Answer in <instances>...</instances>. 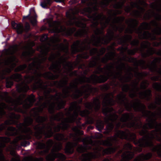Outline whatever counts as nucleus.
I'll return each instance as SVG.
<instances>
[{
	"instance_id": "54",
	"label": "nucleus",
	"mask_w": 161,
	"mask_h": 161,
	"mask_svg": "<svg viewBox=\"0 0 161 161\" xmlns=\"http://www.w3.org/2000/svg\"><path fill=\"white\" fill-rule=\"evenodd\" d=\"M10 139L8 137H0V141L3 142H8L10 141Z\"/></svg>"
},
{
	"instance_id": "29",
	"label": "nucleus",
	"mask_w": 161,
	"mask_h": 161,
	"mask_svg": "<svg viewBox=\"0 0 161 161\" xmlns=\"http://www.w3.org/2000/svg\"><path fill=\"white\" fill-rule=\"evenodd\" d=\"M29 89V87L26 84L22 83L19 85L17 88V90L19 92H25Z\"/></svg>"
},
{
	"instance_id": "44",
	"label": "nucleus",
	"mask_w": 161,
	"mask_h": 161,
	"mask_svg": "<svg viewBox=\"0 0 161 161\" xmlns=\"http://www.w3.org/2000/svg\"><path fill=\"white\" fill-rule=\"evenodd\" d=\"M146 43H142V44L141 46V48H142V49L141 50L142 51V50H144L145 49L150 47V43L148 41L146 42Z\"/></svg>"
},
{
	"instance_id": "49",
	"label": "nucleus",
	"mask_w": 161,
	"mask_h": 161,
	"mask_svg": "<svg viewBox=\"0 0 161 161\" xmlns=\"http://www.w3.org/2000/svg\"><path fill=\"white\" fill-rule=\"evenodd\" d=\"M117 118V116L115 114H111L108 117V120H110L112 122L116 119Z\"/></svg>"
},
{
	"instance_id": "43",
	"label": "nucleus",
	"mask_w": 161,
	"mask_h": 161,
	"mask_svg": "<svg viewBox=\"0 0 161 161\" xmlns=\"http://www.w3.org/2000/svg\"><path fill=\"white\" fill-rule=\"evenodd\" d=\"M141 26L145 30H149L151 28L150 25L149 23L146 22L142 23L141 24Z\"/></svg>"
},
{
	"instance_id": "58",
	"label": "nucleus",
	"mask_w": 161,
	"mask_h": 161,
	"mask_svg": "<svg viewBox=\"0 0 161 161\" xmlns=\"http://www.w3.org/2000/svg\"><path fill=\"white\" fill-rule=\"evenodd\" d=\"M96 127L98 130H101L103 128V125L102 123H99L97 122Z\"/></svg>"
},
{
	"instance_id": "30",
	"label": "nucleus",
	"mask_w": 161,
	"mask_h": 161,
	"mask_svg": "<svg viewBox=\"0 0 161 161\" xmlns=\"http://www.w3.org/2000/svg\"><path fill=\"white\" fill-rule=\"evenodd\" d=\"M73 131H74L75 134V136H74V138H73L75 142L79 141H80V140L79 138L76 139V134L80 135L83 134V131L82 130H80L78 129V127H75L74 128H73Z\"/></svg>"
},
{
	"instance_id": "53",
	"label": "nucleus",
	"mask_w": 161,
	"mask_h": 161,
	"mask_svg": "<svg viewBox=\"0 0 161 161\" xmlns=\"http://www.w3.org/2000/svg\"><path fill=\"white\" fill-rule=\"evenodd\" d=\"M48 39L49 38L48 37L47 35L46 34H44L42 36L40 39V41L41 42H45L47 41Z\"/></svg>"
},
{
	"instance_id": "63",
	"label": "nucleus",
	"mask_w": 161,
	"mask_h": 161,
	"mask_svg": "<svg viewBox=\"0 0 161 161\" xmlns=\"http://www.w3.org/2000/svg\"><path fill=\"white\" fill-rule=\"evenodd\" d=\"M134 15L137 17H141L142 16L141 12L138 10L135 11L134 13Z\"/></svg>"
},
{
	"instance_id": "34",
	"label": "nucleus",
	"mask_w": 161,
	"mask_h": 161,
	"mask_svg": "<svg viewBox=\"0 0 161 161\" xmlns=\"http://www.w3.org/2000/svg\"><path fill=\"white\" fill-rule=\"evenodd\" d=\"M51 0H43L41 3V6L44 8H47L51 5Z\"/></svg>"
},
{
	"instance_id": "21",
	"label": "nucleus",
	"mask_w": 161,
	"mask_h": 161,
	"mask_svg": "<svg viewBox=\"0 0 161 161\" xmlns=\"http://www.w3.org/2000/svg\"><path fill=\"white\" fill-rule=\"evenodd\" d=\"M114 103L113 99L110 97L109 95L107 94L104 98L103 104V106H106L114 105Z\"/></svg>"
},
{
	"instance_id": "17",
	"label": "nucleus",
	"mask_w": 161,
	"mask_h": 161,
	"mask_svg": "<svg viewBox=\"0 0 161 161\" xmlns=\"http://www.w3.org/2000/svg\"><path fill=\"white\" fill-rule=\"evenodd\" d=\"M154 53L161 56V50H160L158 52H156L152 48L150 47L149 50L147 51V53H142V56L143 58H145L150 56L152 55Z\"/></svg>"
},
{
	"instance_id": "18",
	"label": "nucleus",
	"mask_w": 161,
	"mask_h": 161,
	"mask_svg": "<svg viewBox=\"0 0 161 161\" xmlns=\"http://www.w3.org/2000/svg\"><path fill=\"white\" fill-rule=\"evenodd\" d=\"M40 132L41 134H44L46 136L50 137L51 136L53 133L52 131V129L50 125L47 127H44L42 128Z\"/></svg>"
},
{
	"instance_id": "27",
	"label": "nucleus",
	"mask_w": 161,
	"mask_h": 161,
	"mask_svg": "<svg viewBox=\"0 0 161 161\" xmlns=\"http://www.w3.org/2000/svg\"><path fill=\"white\" fill-rule=\"evenodd\" d=\"M151 91L150 90H147L143 92L140 93L139 96L141 98H146L148 100L151 96Z\"/></svg>"
},
{
	"instance_id": "32",
	"label": "nucleus",
	"mask_w": 161,
	"mask_h": 161,
	"mask_svg": "<svg viewBox=\"0 0 161 161\" xmlns=\"http://www.w3.org/2000/svg\"><path fill=\"white\" fill-rule=\"evenodd\" d=\"M26 101H28L29 103V104L25 106L27 108L31 107L35 101L34 96L33 95L29 96L27 97Z\"/></svg>"
},
{
	"instance_id": "62",
	"label": "nucleus",
	"mask_w": 161,
	"mask_h": 161,
	"mask_svg": "<svg viewBox=\"0 0 161 161\" xmlns=\"http://www.w3.org/2000/svg\"><path fill=\"white\" fill-rule=\"evenodd\" d=\"M153 14L155 15V17L157 20H161V15L160 14L158 13L156 14L154 12H153Z\"/></svg>"
},
{
	"instance_id": "37",
	"label": "nucleus",
	"mask_w": 161,
	"mask_h": 161,
	"mask_svg": "<svg viewBox=\"0 0 161 161\" xmlns=\"http://www.w3.org/2000/svg\"><path fill=\"white\" fill-rule=\"evenodd\" d=\"M43 158H33L29 156L25 158L22 161H42Z\"/></svg>"
},
{
	"instance_id": "31",
	"label": "nucleus",
	"mask_w": 161,
	"mask_h": 161,
	"mask_svg": "<svg viewBox=\"0 0 161 161\" xmlns=\"http://www.w3.org/2000/svg\"><path fill=\"white\" fill-rule=\"evenodd\" d=\"M153 25L157 27V29L154 30V31L158 35H161V27L159 26L158 24L156 21L153 20L152 21Z\"/></svg>"
},
{
	"instance_id": "46",
	"label": "nucleus",
	"mask_w": 161,
	"mask_h": 161,
	"mask_svg": "<svg viewBox=\"0 0 161 161\" xmlns=\"http://www.w3.org/2000/svg\"><path fill=\"white\" fill-rule=\"evenodd\" d=\"M113 110V108H111L106 107L105 108H103V112L104 114L106 115L109 112L112 111Z\"/></svg>"
},
{
	"instance_id": "5",
	"label": "nucleus",
	"mask_w": 161,
	"mask_h": 161,
	"mask_svg": "<svg viewBox=\"0 0 161 161\" xmlns=\"http://www.w3.org/2000/svg\"><path fill=\"white\" fill-rule=\"evenodd\" d=\"M88 138H86L84 140V146L86 147V148L82 146H79L77 148V151L79 152H83L85 151L86 149L90 148V147H90L91 146L93 147V149L95 150L94 153H89L87 154H83L80 157L81 161H90L91 159L98 158L100 156L101 153L99 151L102 150V148L99 146L100 145H103L104 146H108L110 143H107V141H97L92 142L91 140L88 141Z\"/></svg>"
},
{
	"instance_id": "11",
	"label": "nucleus",
	"mask_w": 161,
	"mask_h": 161,
	"mask_svg": "<svg viewBox=\"0 0 161 161\" xmlns=\"http://www.w3.org/2000/svg\"><path fill=\"white\" fill-rule=\"evenodd\" d=\"M119 137L121 139H127L130 140H133L136 138V136L134 133H130L127 135L125 132L119 131L117 132L114 137L108 138L106 140L107 141V143L110 144L109 146L111 145L112 142H113L114 141L116 140V137Z\"/></svg>"
},
{
	"instance_id": "39",
	"label": "nucleus",
	"mask_w": 161,
	"mask_h": 161,
	"mask_svg": "<svg viewBox=\"0 0 161 161\" xmlns=\"http://www.w3.org/2000/svg\"><path fill=\"white\" fill-rule=\"evenodd\" d=\"M10 79L13 80L15 81H18L21 80V77L20 75L15 74L12 75L11 76Z\"/></svg>"
},
{
	"instance_id": "9",
	"label": "nucleus",
	"mask_w": 161,
	"mask_h": 161,
	"mask_svg": "<svg viewBox=\"0 0 161 161\" xmlns=\"http://www.w3.org/2000/svg\"><path fill=\"white\" fill-rule=\"evenodd\" d=\"M132 36L130 35H127L123 36V38H119V45H123L126 43V41L129 40L131 42L130 44L133 46L136 47L133 49H129L128 48L126 50L128 53L130 55H134L139 50L137 47L139 44V41L138 40L135 39L132 41L131 40Z\"/></svg>"
},
{
	"instance_id": "40",
	"label": "nucleus",
	"mask_w": 161,
	"mask_h": 161,
	"mask_svg": "<svg viewBox=\"0 0 161 161\" xmlns=\"http://www.w3.org/2000/svg\"><path fill=\"white\" fill-rule=\"evenodd\" d=\"M127 126L128 127H133L135 129H137L140 128L141 126V122H139L137 124H136L134 123H131L128 124L127 125Z\"/></svg>"
},
{
	"instance_id": "4",
	"label": "nucleus",
	"mask_w": 161,
	"mask_h": 161,
	"mask_svg": "<svg viewBox=\"0 0 161 161\" xmlns=\"http://www.w3.org/2000/svg\"><path fill=\"white\" fill-rule=\"evenodd\" d=\"M89 18L92 19L95 21V22L93 24V26L96 29L94 31L95 35H92L93 39H90L88 36V30L86 29V25L79 21L76 22V26L79 27H81L82 26L83 29L77 31L75 34L74 36L77 38L85 37L86 36H87V38L86 39H88V41L92 40L93 42V45L96 47H101L102 45L103 44H108L114 37V31L110 30L108 32V35L105 36L103 35V36L101 37L100 35L103 34L104 28L100 29L97 27L99 24L98 20L102 19L103 18H105L106 17L103 14L97 15L96 14H94L92 16H90Z\"/></svg>"
},
{
	"instance_id": "20",
	"label": "nucleus",
	"mask_w": 161,
	"mask_h": 161,
	"mask_svg": "<svg viewBox=\"0 0 161 161\" xmlns=\"http://www.w3.org/2000/svg\"><path fill=\"white\" fill-rule=\"evenodd\" d=\"M34 13H35V12ZM31 14V12L30 11L29 12V14L26 16H24L23 17V19H28L29 20L31 23V24L33 26L35 25L37 23V20H36V17L37 15L35 14V15L34 16H31L30 15Z\"/></svg>"
},
{
	"instance_id": "45",
	"label": "nucleus",
	"mask_w": 161,
	"mask_h": 161,
	"mask_svg": "<svg viewBox=\"0 0 161 161\" xmlns=\"http://www.w3.org/2000/svg\"><path fill=\"white\" fill-rule=\"evenodd\" d=\"M128 45L127 44L125 47H119L117 49V50L120 52L122 54H124L125 52L126 51L127 49H128Z\"/></svg>"
},
{
	"instance_id": "15",
	"label": "nucleus",
	"mask_w": 161,
	"mask_h": 161,
	"mask_svg": "<svg viewBox=\"0 0 161 161\" xmlns=\"http://www.w3.org/2000/svg\"><path fill=\"white\" fill-rule=\"evenodd\" d=\"M80 107L78 105L76 102H73L72 103L69 108V110H74V114L72 118L73 119H69L68 121L69 122H72L75 121V119L76 118L78 115V114L80 112Z\"/></svg>"
},
{
	"instance_id": "52",
	"label": "nucleus",
	"mask_w": 161,
	"mask_h": 161,
	"mask_svg": "<svg viewBox=\"0 0 161 161\" xmlns=\"http://www.w3.org/2000/svg\"><path fill=\"white\" fill-rule=\"evenodd\" d=\"M65 103V102L63 100H62L59 103H58L57 105L58 106V108L60 109L63 108L64 107Z\"/></svg>"
},
{
	"instance_id": "12",
	"label": "nucleus",
	"mask_w": 161,
	"mask_h": 161,
	"mask_svg": "<svg viewBox=\"0 0 161 161\" xmlns=\"http://www.w3.org/2000/svg\"><path fill=\"white\" fill-rule=\"evenodd\" d=\"M108 77V75L107 74H105L99 76H97L95 75H93L89 78L83 77L82 78V82H86L93 83H101L106 81Z\"/></svg>"
},
{
	"instance_id": "47",
	"label": "nucleus",
	"mask_w": 161,
	"mask_h": 161,
	"mask_svg": "<svg viewBox=\"0 0 161 161\" xmlns=\"http://www.w3.org/2000/svg\"><path fill=\"white\" fill-rule=\"evenodd\" d=\"M25 138V137L22 136H19L16 137L14 139L12 142V144H15L16 143L19 141Z\"/></svg>"
},
{
	"instance_id": "56",
	"label": "nucleus",
	"mask_w": 161,
	"mask_h": 161,
	"mask_svg": "<svg viewBox=\"0 0 161 161\" xmlns=\"http://www.w3.org/2000/svg\"><path fill=\"white\" fill-rule=\"evenodd\" d=\"M11 54L12 55L8 58V60L11 62H13L16 60V58L15 55H14L13 53H12Z\"/></svg>"
},
{
	"instance_id": "16",
	"label": "nucleus",
	"mask_w": 161,
	"mask_h": 161,
	"mask_svg": "<svg viewBox=\"0 0 161 161\" xmlns=\"http://www.w3.org/2000/svg\"><path fill=\"white\" fill-rule=\"evenodd\" d=\"M85 106L88 109H91L94 108L95 110H97L100 108L99 101L97 99H95L94 100L93 103H85Z\"/></svg>"
},
{
	"instance_id": "28",
	"label": "nucleus",
	"mask_w": 161,
	"mask_h": 161,
	"mask_svg": "<svg viewBox=\"0 0 161 161\" xmlns=\"http://www.w3.org/2000/svg\"><path fill=\"white\" fill-rule=\"evenodd\" d=\"M152 156V154L150 153H148L144 155L141 154L138 156L134 161H141L143 160H147L150 158Z\"/></svg>"
},
{
	"instance_id": "19",
	"label": "nucleus",
	"mask_w": 161,
	"mask_h": 161,
	"mask_svg": "<svg viewBox=\"0 0 161 161\" xmlns=\"http://www.w3.org/2000/svg\"><path fill=\"white\" fill-rule=\"evenodd\" d=\"M89 90L86 86H83L81 88L80 90L76 91L75 94L72 96V97L75 98H76L81 96L83 94H85L88 92Z\"/></svg>"
},
{
	"instance_id": "23",
	"label": "nucleus",
	"mask_w": 161,
	"mask_h": 161,
	"mask_svg": "<svg viewBox=\"0 0 161 161\" xmlns=\"http://www.w3.org/2000/svg\"><path fill=\"white\" fill-rule=\"evenodd\" d=\"M53 144V142L52 140H48L46 143V148L47 149V151L46 153L48 152V150L51 147ZM46 145L44 143H39L38 144V147L39 148L42 149L45 148V147Z\"/></svg>"
},
{
	"instance_id": "48",
	"label": "nucleus",
	"mask_w": 161,
	"mask_h": 161,
	"mask_svg": "<svg viewBox=\"0 0 161 161\" xmlns=\"http://www.w3.org/2000/svg\"><path fill=\"white\" fill-rule=\"evenodd\" d=\"M55 139L58 140H62L64 139V136L61 134H57L54 137Z\"/></svg>"
},
{
	"instance_id": "60",
	"label": "nucleus",
	"mask_w": 161,
	"mask_h": 161,
	"mask_svg": "<svg viewBox=\"0 0 161 161\" xmlns=\"http://www.w3.org/2000/svg\"><path fill=\"white\" fill-rule=\"evenodd\" d=\"M13 85V82L12 80L8 81V79L7 80L6 83V86L7 88H9L11 86Z\"/></svg>"
},
{
	"instance_id": "51",
	"label": "nucleus",
	"mask_w": 161,
	"mask_h": 161,
	"mask_svg": "<svg viewBox=\"0 0 161 161\" xmlns=\"http://www.w3.org/2000/svg\"><path fill=\"white\" fill-rule=\"evenodd\" d=\"M132 149V146L130 143L125 144L124 146L123 151H125V150H130Z\"/></svg>"
},
{
	"instance_id": "3",
	"label": "nucleus",
	"mask_w": 161,
	"mask_h": 161,
	"mask_svg": "<svg viewBox=\"0 0 161 161\" xmlns=\"http://www.w3.org/2000/svg\"><path fill=\"white\" fill-rule=\"evenodd\" d=\"M161 104V96L156 99L155 103H152L148 106L149 109H154L156 104ZM158 113H152L147 111H143V115L147 117L148 122L143 126V129L140 132V135H144L142 139L138 142V145L141 147L151 146L152 145V140H161V124H158L155 121L156 119L161 116V107L159 108ZM138 144V143H137Z\"/></svg>"
},
{
	"instance_id": "8",
	"label": "nucleus",
	"mask_w": 161,
	"mask_h": 161,
	"mask_svg": "<svg viewBox=\"0 0 161 161\" xmlns=\"http://www.w3.org/2000/svg\"><path fill=\"white\" fill-rule=\"evenodd\" d=\"M109 12L108 14L110 15V18L106 20V23L107 24H109V21L110 20V18H111L112 16H114V18L113 19L114 21V24L112 25V28L114 30V31H118L120 33L122 32L123 31L124 28L122 27H119V26H117L115 23H120L122 22L125 19V17L123 16L121 17H116L117 14H121L122 13V12L120 10H117V12H116L114 10H109Z\"/></svg>"
},
{
	"instance_id": "6",
	"label": "nucleus",
	"mask_w": 161,
	"mask_h": 161,
	"mask_svg": "<svg viewBox=\"0 0 161 161\" xmlns=\"http://www.w3.org/2000/svg\"><path fill=\"white\" fill-rule=\"evenodd\" d=\"M123 60L126 62L132 63L134 66L137 69L139 66H144L146 65L150 68L152 69L157 67V64L160 63L161 57L155 58L153 61H150L148 63L144 59L138 60L136 58L131 57H127L126 55L123 57Z\"/></svg>"
},
{
	"instance_id": "36",
	"label": "nucleus",
	"mask_w": 161,
	"mask_h": 161,
	"mask_svg": "<svg viewBox=\"0 0 161 161\" xmlns=\"http://www.w3.org/2000/svg\"><path fill=\"white\" fill-rule=\"evenodd\" d=\"M132 115L131 114H125L122 115L120 121L122 122H125L132 118Z\"/></svg>"
},
{
	"instance_id": "42",
	"label": "nucleus",
	"mask_w": 161,
	"mask_h": 161,
	"mask_svg": "<svg viewBox=\"0 0 161 161\" xmlns=\"http://www.w3.org/2000/svg\"><path fill=\"white\" fill-rule=\"evenodd\" d=\"M32 122V120L30 118H28L26 119L24 123L20 124V125L22 127L24 126L25 125H29L31 124Z\"/></svg>"
},
{
	"instance_id": "25",
	"label": "nucleus",
	"mask_w": 161,
	"mask_h": 161,
	"mask_svg": "<svg viewBox=\"0 0 161 161\" xmlns=\"http://www.w3.org/2000/svg\"><path fill=\"white\" fill-rule=\"evenodd\" d=\"M91 0H81V3L84 4L86 5L87 7H85L84 9V10L85 13H88L90 14L92 12V10L91 8L89 7L90 3L89 2Z\"/></svg>"
},
{
	"instance_id": "55",
	"label": "nucleus",
	"mask_w": 161,
	"mask_h": 161,
	"mask_svg": "<svg viewBox=\"0 0 161 161\" xmlns=\"http://www.w3.org/2000/svg\"><path fill=\"white\" fill-rule=\"evenodd\" d=\"M89 113V111L85 110L82 111L80 112V114L81 116H85L87 115Z\"/></svg>"
},
{
	"instance_id": "1",
	"label": "nucleus",
	"mask_w": 161,
	"mask_h": 161,
	"mask_svg": "<svg viewBox=\"0 0 161 161\" xmlns=\"http://www.w3.org/2000/svg\"><path fill=\"white\" fill-rule=\"evenodd\" d=\"M85 42H81L80 40H76L71 46L72 53V55L75 54L79 52H81L80 54H82L81 58L78 64H74L75 68L79 66L83 59H88L89 57L87 51L90 50V54L91 56H93L97 54V56L92 57L91 60L87 61V64L88 67L96 68L99 67L100 69L98 70H139L138 69L136 70H114L113 69L115 64L120 65L122 66H125V63L121 61L116 62L115 61V57L116 53L114 51V47L112 46L108 47L107 48L108 51L112 50L114 51L110 52L109 54H106L102 58L101 56L103 55L106 51V48L103 47L99 52L97 48H93L91 49L90 44L93 42L92 40L88 41V39H85Z\"/></svg>"
},
{
	"instance_id": "50",
	"label": "nucleus",
	"mask_w": 161,
	"mask_h": 161,
	"mask_svg": "<svg viewBox=\"0 0 161 161\" xmlns=\"http://www.w3.org/2000/svg\"><path fill=\"white\" fill-rule=\"evenodd\" d=\"M46 119V118L45 117L38 116L36 118V120L38 123H40L45 121Z\"/></svg>"
},
{
	"instance_id": "2",
	"label": "nucleus",
	"mask_w": 161,
	"mask_h": 161,
	"mask_svg": "<svg viewBox=\"0 0 161 161\" xmlns=\"http://www.w3.org/2000/svg\"><path fill=\"white\" fill-rule=\"evenodd\" d=\"M49 49L47 48L43 52V55L40 56L41 58H32L31 57L32 54L30 52H26L23 53L25 56H28V60H33L30 66L32 69L29 70L15 69L11 70H46L38 69V67L40 66L42 64L45 63L48 59L51 63L50 68L51 69L49 70H73L75 68L74 64H78L81 58L82 54H78L76 56L75 61H69L68 60L70 58L68 55L67 57H64L61 55L60 53H58V55L60 57L58 60H56L57 56L54 54H52L48 58L47 57Z\"/></svg>"
},
{
	"instance_id": "10",
	"label": "nucleus",
	"mask_w": 161,
	"mask_h": 161,
	"mask_svg": "<svg viewBox=\"0 0 161 161\" xmlns=\"http://www.w3.org/2000/svg\"><path fill=\"white\" fill-rule=\"evenodd\" d=\"M62 148V146L61 144L58 143L56 144L52 149L51 153L46 157V160L47 161H53L56 157L58 158V161H63L65 160L66 158L64 155L59 153H55L56 152L58 151Z\"/></svg>"
},
{
	"instance_id": "7",
	"label": "nucleus",
	"mask_w": 161,
	"mask_h": 161,
	"mask_svg": "<svg viewBox=\"0 0 161 161\" xmlns=\"http://www.w3.org/2000/svg\"><path fill=\"white\" fill-rule=\"evenodd\" d=\"M130 22L131 23L130 25L132 29L130 28L126 30V33L132 34L134 31L133 30L134 29L136 33L141 34V36L143 39H150L151 40H156L157 38L156 36L154 35H153L148 31H145L142 34V29L140 28H136L138 24V22L136 19H132L130 21Z\"/></svg>"
},
{
	"instance_id": "13",
	"label": "nucleus",
	"mask_w": 161,
	"mask_h": 161,
	"mask_svg": "<svg viewBox=\"0 0 161 161\" xmlns=\"http://www.w3.org/2000/svg\"><path fill=\"white\" fill-rule=\"evenodd\" d=\"M12 26L16 30L18 34H22L24 32L27 33L31 29L29 24L27 22L25 23L24 27L21 23L17 24L14 21L12 22Z\"/></svg>"
},
{
	"instance_id": "61",
	"label": "nucleus",
	"mask_w": 161,
	"mask_h": 161,
	"mask_svg": "<svg viewBox=\"0 0 161 161\" xmlns=\"http://www.w3.org/2000/svg\"><path fill=\"white\" fill-rule=\"evenodd\" d=\"M153 87L157 90L161 91V89H160L159 88L160 85L158 83H154L153 84Z\"/></svg>"
},
{
	"instance_id": "33",
	"label": "nucleus",
	"mask_w": 161,
	"mask_h": 161,
	"mask_svg": "<svg viewBox=\"0 0 161 161\" xmlns=\"http://www.w3.org/2000/svg\"><path fill=\"white\" fill-rule=\"evenodd\" d=\"M44 76L47 78L52 80L55 79L58 77V75H54L50 72L45 73L44 75Z\"/></svg>"
},
{
	"instance_id": "24",
	"label": "nucleus",
	"mask_w": 161,
	"mask_h": 161,
	"mask_svg": "<svg viewBox=\"0 0 161 161\" xmlns=\"http://www.w3.org/2000/svg\"><path fill=\"white\" fill-rule=\"evenodd\" d=\"M133 153L125 151L122 155V159L121 161H127L131 159L133 156Z\"/></svg>"
},
{
	"instance_id": "35",
	"label": "nucleus",
	"mask_w": 161,
	"mask_h": 161,
	"mask_svg": "<svg viewBox=\"0 0 161 161\" xmlns=\"http://www.w3.org/2000/svg\"><path fill=\"white\" fill-rule=\"evenodd\" d=\"M17 131L16 129L12 127H9L8 129V132L6 133V134L8 135H16Z\"/></svg>"
},
{
	"instance_id": "64",
	"label": "nucleus",
	"mask_w": 161,
	"mask_h": 161,
	"mask_svg": "<svg viewBox=\"0 0 161 161\" xmlns=\"http://www.w3.org/2000/svg\"><path fill=\"white\" fill-rule=\"evenodd\" d=\"M5 100L8 103H12L13 102V100L12 98L7 96L5 98Z\"/></svg>"
},
{
	"instance_id": "57",
	"label": "nucleus",
	"mask_w": 161,
	"mask_h": 161,
	"mask_svg": "<svg viewBox=\"0 0 161 161\" xmlns=\"http://www.w3.org/2000/svg\"><path fill=\"white\" fill-rule=\"evenodd\" d=\"M132 7H136L140 9L142 11H144L145 10L142 7L140 6L137 3H134L132 4Z\"/></svg>"
},
{
	"instance_id": "26",
	"label": "nucleus",
	"mask_w": 161,
	"mask_h": 161,
	"mask_svg": "<svg viewBox=\"0 0 161 161\" xmlns=\"http://www.w3.org/2000/svg\"><path fill=\"white\" fill-rule=\"evenodd\" d=\"M76 145V144H73L70 142L67 143L65 149V153H71L73 152V147Z\"/></svg>"
},
{
	"instance_id": "41",
	"label": "nucleus",
	"mask_w": 161,
	"mask_h": 161,
	"mask_svg": "<svg viewBox=\"0 0 161 161\" xmlns=\"http://www.w3.org/2000/svg\"><path fill=\"white\" fill-rule=\"evenodd\" d=\"M115 150V149L112 148H108L103 151V154H110L114 152Z\"/></svg>"
},
{
	"instance_id": "14",
	"label": "nucleus",
	"mask_w": 161,
	"mask_h": 161,
	"mask_svg": "<svg viewBox=\"0 0 161 161\" xmlns=\"http://www.w3.org/2000/svg\"><path fill=\"white\" fill-rule=\"evenodd\" d=\"M75 28H70L67 30L65 27H63L61 26L59 28L58 26H55L51 30L52 32L54 33H59L62 32H65L66 35L69 36H71L72 35L74 31H75Z\"/></svg>"
},
{
	"instance_id": "59",
	"label": "nucleus",
	"mask_w": 161,
	"mask_h": 161,
	"mask_svg": "<svg viewBox=\"0 0 161 161\" xmlns=\"http://www.w3.org/2000/svg\"><path fill=\"white\" fill-rule=\"evenodd\" d=\"M114 127L113 124L112 123L108 124L107 125V128L108 132H109Z\"/></svg>"
},
{
	"instance_id": "38",
	"label": "nucleus",
	"mask_w": 161,
	"mask_h": 161,
	"mask_svg": "<svg viewBox=\"0 0 161 161\" xmlns=\"http://www.w3.org/2000/svg\"><path fill=\"white\" fill-rule=\"evenodd\" d=\"M68 127V125L66 124H60L58 125L57 127L54 128L55 131H58L61 128L63 130L65 129Z\"/></svg>"
},
{
	"instance_id": "22",
	"label": "nucleus",
	"mask_w": 161,
	"mask_h": 161,
	"mask_svg": "<svg viewBox=\"0 0 161 161\" xmlns=\"http://www.w3.org/2000/svg\"><path fill=\"white\" fill-rule=\"evenodd\" d=\"M132 106L136 111H141L144 109L145 108V105L141 103L138 100H136L135 101Z\"/></svg>"
}]
</instances>
